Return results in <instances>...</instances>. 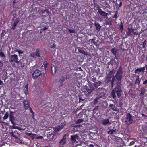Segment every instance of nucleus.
Masks as SVG:
<instances>
[{
  "mask_svg": "<svg viewBox=\"0 0 147 147\" xmlns=\"http://www.w3.org/2000/svg\"><path fill=\"white\" fill-rule=\"evenodd\" d=\"M97 102V100L96 99H95L94 102V104H96Z\"/></svg>",
  "mask_w": 147,
  "mask_h": 147,
  "instance_id": "obj_63",
  "label": "nucleus"
},
{
  "mask_svg": "<svg viewBox=\"0 0 147 147\" xmlns=\"http://www.w3.org/2000/svg\"><path fill=\"white\" fill-rule=\"evenodd\" d=\"M96 30L98 31H99L101 28V26L98 23L95 22L94 24Z\"/></svg>",
  "mask_w": 147,
  "mask_h": 147,
  "instance_id": "obj_20",
  "label": "nucleus"
},
{
  "mask_svg": "<svg viewBox=\"0 0 147 147\" xmlns=\"http://www.w3.org/2000/svg\"><path fill=\"white\" fill-rule=\"evenodd\" d=\"M115 76H113L112 78V79L111 81V84L112 87H113L114 86V82L115 80Z\"/></svg>",
  "mask_w": 147,
  "mask_h": 147,
  "instance_id": "obj_30",
  "label": "nucleus"
},
{
  "mask_svg": "<svg viewBox=\"0 0 147 147\" xmlns=\"http://www.w3.org/2000/svg\"><path fill=\"white\" fill-rule=\"evenodd\" d=\"M81 53L84 54H85V53H86L85 51L83 50H82V52H81Z\"/></svg>",
  "mask_w": 147,
  "mask_h": 147,
  "instance_id": "obj_60",
  "label": "nucleus"
},
{
  "mask_svg": "<svg viewBox=\"0 0 147 147\" xmlns=\"http://www.w3.org/2000/svg\"><path fill=\"white\" fill-rule=\"evenodd\" d=\"M122 74H116L115 75L116 78L118 81H121L122 78Z\"/></svg>",
  "mask_w": 147,
  "mask_h": 147,
  "instance_id": "obj_17",
  "label": "nucleus"
},
{
  "mask_svg": "<svg viewBox=\"0 0 147 147\" xmlns=\"http://www.w3.org/2000/svg\"><path fill=\"white\" fill-rule=\"evenodd\" d=\"M17 51L19 53V54H22L23 53V51H22L20 50L18 51Z\"/></svg>",
  "mask_w": 147,
  "mask_h": 147,
  "instance_id": "obj_55",
  "label": "nucleus"
},
{
  "mask_svg": "<svg viewBox=\"0 0 147 147\" xmlns=\"http://www.w3.org/2000/svg\"><path fill=\"white\" fill-rule=\"evenodd\" d=\"M32 117L33 119H34V113H32Z\"/></svg>",
  "mask_w": 147,
  "mask_h": 147,
  "instance_id": "obj_59",
  "label": "nucleus"
},
{
  "mask_svg": "<svg viewBox=\"0 0 147 147\" xmlns=\"http://www.w3.org/2000/svg\"><path fill=\"white\" fill-rule=\"evenodd\" d=\"M28 134L29 136H32V135L33 136V135H34L35 134H33L32 133H28Z\"/></svg>",
  "mask_w": 147,
  "mask_h": 147,
  "instance_id": "obj_58",
  "label": "nucleus"
},
{
  "mask_svg": "<svg viewBox=\"0 0 147 147\" xmlns=\"http://www.w3.org/2000/svg\"><path fill=\"white\" fill-rule=\"evenodd\" d=\"M53 130L55 132H58L60 130L58 126L57 127H55L54 128Z\"/></svg>",
  "mask_w": 147,
  "mask_h": 147,
  "instance_id": "obj_37",
  "label": "nucleus"
},
{
  "mask_svg": "<svg viewBox=\"0 0 147 147\" xmlns=\"http://www.w3.org/2000/svg\"><path fill=\"white\" fill-rule=\"evenodd\" d=\"M42 73L39 70L36 69L32 73V77L33 79H36Z\"/></svg>",
  "mask_w": 147,
  "mask_h": 147,
  "instance_id": "obj_6",
  "label": "nucleus"
},
{
  "mask_svg": "<svg viewBox=\"0 0 147 147\" xmlns=\"http://www.w3.org/2000/svg\"><path fill=\"white\" fill-rule=\"evenodd\" d=\"M118 140H119V141H117V140H116V142L118 144H120L121 143L122 140L120 138Z\"/></svg>",
  "mask_w": 147,
  "mask_h": 147,
  "instance_id": "obj_41",
  "label": "nucleus"
},
{
  "mask_svg": "<svg viewBox=\"0 0 147 147\" xmlns=\"http://www.w3.org/2000/svg\"><path fill=\"white\" fill-rule=\"evenodd\" d=\"M10 134H11V136H13V137H15L16 136H15V135L14 134L13 132V131L12 132H10Z\"/></svg>",
  "mask_w": 147,
  "mask_h": 147,
  "instance_id": "obj_51",
  "label": "nucleus"
},
{
  "mask_svg": "<svg viewBox=\"0 0 147 147\" xmlns=\"http://www.w3.org/2000/svg\"><path fill=\"white\" fill-rule=\"evenodd\" d=\"M102 124L104 125L108 124L110 123L109 119H104L102 121Z\"/></svg>",
  "mask_w": 147,
  "mask_h": 147,
  "instance_id": "obj_18",
  "label": "nucleus"
},
{
  "mask_svg": "<svg viewBox=\"0 0 147 147\" xmlns=\"http://www.w3.org/2000/svg\"><path fill=\"white\" fill-rule=\"evenodd\" d=\"M115 74V72L113 70L111 71L109 73L108 75H110V76H113Z\"/></svg>",
  "mask_w": 147,
  "mask_h": 147,
  "instance_id": "obj_36",
  "label": "nucleus"
},
{
  "mask_svg": "<svg viewBox=\"0 0 147 147\" xmlns=\"http://www.w3.org/2000/svg\"><path fill=\"white\" fill-rule=\"evenodd\" d=\"M114 56H115L114 59H116L117 61H118V58L117 57L118 55H116Z\"/></svg>",
  "mask_w": 147,
  "mask_h": 147,
  "instance_id": "obj_56",
  "label": "nucleus"
},
{
  "mask_svg": "<svg viewBox=\"0 0 147 147\" xmlns=\"http://www.w3.org/2000/svg\"><path fill=\"white\" fill-rule=\"evenodd\" d=\"M101 82L100 81H98V82L94 83L96 86V88H98L99 86H100L101 84Z\"/></svg>",
  "mask_w": 147,
  "mask_h": 147,
  "instance_id": "obj_31",
  "label": "nucleus"
},
{
  "mask_svg": "<svg viewBox=\"0 0 147 147\" xmlns=\"http://www.w3.org/2000/svg\"><path fill=\"white\" fill-rule=\"evenodd\" d=\"M66 125V123L65 122H63L62 123L61 125H59L58 126L59 128V130H61Z\"/></svg>",
  "mask_w": 147,
  "mask_h": 147,
  "instance_id": "obj_25",
  "label": "nucleus"
},
{
  "mask_svg": "<svg viewBox=\"0 0 147 147\" xmlns=\"http://www.w3.org/2000/svg\"><path fill=\"white\" fill-rule=\"evenodd\" d=\"M145 69V67H144L140 68H137L135 70V73L136 74L141 72H144V71Z\"/></svg>",
  "mask_w": 147,
  "mask_h": 147,
  "instance_id": "obj_13",
  "label": "nucleus"
},
{
  "mask_svg": "<svg viewBox=\"0 0 147 147\" xmlns=\"http://www.w3.org/2000/svg\"><path fill=\"white\" fill-rule=\"evenodd\" d=\"M119 27L121 32H122L123 29V25L122 23H121Z\"/></svg>",
  "mask_w": 147,
  "mask_h": 147,
  "instance_id": "obj_33",
  "label": "nucleus"
},
{
  "mask_svg": "<svg viewBox=\"0 0 147 147\" xmlns=\"http://www.w3.org/2000/svg\"><path fill=\"white\" fill-rule=\"evenodd\" d=\"M69 31L70 32V33H75L76 32L74 30H72L71 29H69Z\"/></svg>",
  "mask_w": 147,
  "mask_h": 147,
  "instance_id": "obj_43",
  "label": "nucleus"
},
{
  "mask_svg": "<svg viewBox=\"0 0 147 147\" xmlns=\"http://www.w3.org/2000/svg\"><path fill=\"white\" fill-rule=\"evenodd\" d=\"M20 20L19 18H16L14 22V23L12 25L11 29L13 30H14L15 29L16 26L19 22Z\"/></svg>",
  "mask_w": 147,
  "mask_h": 147,
  "instance_id": "obj_14",
  "label": "nucleus"
},
{
  "mask_svg": "<svg viewBox=\"0 0 147 147\" xmlns=\"http://www.w3.org/2000/svg\"><path fill=\"white\" fill-rule=\"evenodd\" d=\"M5 31L4 30H3L1 35V36L2 37H3L5 35Z\"/></svg>",
  "mask_w": 147,
  "mask_h": 147,
  "instance_id": "obj_40",
  "label": "nucleus"
},
{
  "mask_svg": "<svg viewBox=\"0 0 147 147\" xmlns=\"http://www.w3.org/2000/svg\"><path fill=\"white\" fill-rule=\"evenodd\" d=\"M145 92V88H142L141 90L140 93V96H143Z\"/></svg>",
  "mask_w": 147,
  "mask_h": 147,
  "instance_id": "obj_24",
  "label": "nucleus"
},
{
  "mask_svg": "<svg viewBox=\"0 0 147 147\" xmlns=\"http://www.w3.org/2000/svg\"><path fill=\"white\" fill-rule=\"evenodd\" d=\"M28 90H25L24 91V94L26 96L28 94Z\"/></svg>",
  "mask_w": 147,
  "mask_h": 147,
  "instance_id": "obj_54",
  "label": "nucleus"
},
{
  "mask_svg": "<svg viewBox=\"0 0 147 147\" xmlns=\"http://www.w3.org/2000/svg\"><path fill=\"white\" fill-rule=\"evenodd\" d=\"M9 115V114L8 112H6L4 116L3 117V119L4 120H5L7 119Z\"/></svg>",
  "mask_w": 147,
  "mask_h": 147,
  "instance_id": "obj_27",
  "label": "nucleus"
},
{
  "mask_svg": "<svg viewBox=\"0 0 147 147\" xmlns=\"http://www.w3.org/2000/svg\"><path fill=\"white\" fill-rule=\"evenodd\" d=\"M117 13L115 12V14L112 17L113 18H117Z\"/></svg>",
  "mask_w": 147,
  "mask_h": 147,
  "instance_id": "obj_46",
  "label": "nucleus"
},
{
  "mask_svg": "<svg viewBox=\"0 0 147 147\" xmlns=\"http://www.w3.org/2000/svg\"><path fill=\"white\" fill-rule=\"evenodd\" d=\"M65 80L64 78L62 76L60 78L59 82L58 83V86L59 87H62L63 85V83Z\"/></svg>",
  "mask_w": 147,
  "mask_h": 147,
  "instance_id": "obj_10",
  "label": "nucleus"
},
{
  "mask_svg": "<svg viewBox=\"0 0 147 147\" xmlns=\"http://www.w3.org/2000/svg\"><path fill=\"white\" fill-rule=\"evenodd\" d=\"M117 74H123V72L122 68L121 67H120L118 69L117 72Z\"/></svg>",
  "mask_w": 147,
  "mask_h": 147,
  "instance_id": "obj_23",
  "label": "nucleus"
},
{
  "mask_svg": "<svg viewBox=\"0 0 147 147\" xmlns=\"http://www.w3.org/2000/svg\"><path fill=\"white\" fill-rule=\"evenodd\" d=\"M28 84H27L25 86V88L26 90H28Z\"/></svg>",
  "mask_w": 147,
  "mask_h": 147,
  "instance_id": "obj_52",
  "label": "nucleus"
},
{
  "mask_svg": "<svg viewBox=\"0 0 147 147\" xmlns=\"http://www.w3.org/2000/svg\"><path fill=\"white\" fill-rule=\"evenodd\" d=\"M28 109L29 110H30V113H34L32 109V108L30 107V106H29V107H28Z\"/></svg>",
  "mask_w": 147,
  "mask_h": 147,
  "instance_id": "obj_45",
  "label": "nucleus"
},
{
  "mask_svg": "<svg viewBox=\"0 0 147 147\" xmlns=\"http://www.w3.org/2000/svg\"><path fill=\"white\" fill-rule=\"evenodd\" d=\"M40 13L41 14H45V15H43L45 16H46L50 13L49 11L47 9L45 10H41L40 11Z\"/></svg>",
  "mask_w": 147,
  "mask_h": 147,
  "instance_id": "obj_15",
  "label": "nucleus"
},
{
  "mask_svg": "<svg viewBox=\"0 0 147 147\" xmlns=\"http://www.w3.org/2000/svg\"><path fill=\"white\" fill-rule=\"evenodd\" d=\"M0 56L3 59L5 58V55L2 52H0Z\"/></svg>",
  "mask_w": 147,
  "mask_h": 147,
  "instance_id": "obj_34",
  "label": "nucleus"
},
{
  "mask_svg": "<svg viewBox=\"0 0 147 147\" xmlns=\"http://www.w3.org/2000/svg\"><path fill=\"white\" fill-rule=\"evenodd\" d=\"M123 105V103L122 102L120 101L119 103V107H120V108H121L122 106Z\"/></svg>",
  "mask_w": 147,
  "mask_h": 147,
  "instance_id": "obj_47",
  "label": "nucleus"
},
{
  "mask_svg": "<svg viewBox=\"0 0 147 147\" xmlns=\"http://www.w3.org/2000/svg\"><path fill=\"white\" fill-rule=\"evenodd\" d=\"M133 120L132 118V115L129 113H128L126 115L125 122L127 125H129L132 123Z\"/></svg>",
  "mask_w": 147,
  "mask_h": 147,
  "instance_id": "obj_3",
  "label": "nucleus"
},
{
  "mask_svg": "<svg viewBox=\"0 0 147 147\" xmlns=\"http://www.w3.org/2000/svg\"><path fill=\"white\" fill-rule=\"evenodd\" d=\"M111 128L112 127H109V131L108 132L109 134H113L114 132L115 131V130L112 129Z\"/></svg>",
  "mask_w": 147,
  "mask_h": 147,
  "instance_id": "obj_29",
  "label": "nucleus"
},
{
  "mask_svg": "<svg viewBox=\"0 0 147 147\" xmlns=\"http://www.w3.org/2000/svg\"><path fill=\"white\" fill-rule=\"evenodd\" d=\"M66 135H64L62 139L60 141L59 144L61 145H63L66 143Z\"/></svg>",
  "mask_w": 147,
  "mask_h": 147,
  "instance_id": "obj_16",
  "label": "nucleus"
},
{
  "mask_svg": "<svg viewBox=\"0 0 147 147\" xmlns=\"http://www.w3.org/2000/svg\"><path fill=\"white\" fill-rule=\"evenodd\" d=\"M3 82L1 80H0V85H1L3 84Z\"/></svg>",
  "mask_w": 147,
  "mask_h": 147,
  "instance_id": "obj_62",
  "label": "nucleus"
},
{
  "mask_svg": "<svg viewBox=\"0 0 147 147\" xmlns=\"http://www.w3.org/2000/svg\"><path fill=\"white\" fill-rule=\"evenodd\" d=\"M146 45V40H145L143 42L142 44V48L144 49L145 48Z\"/></svg>",
  "mask_w": 147,
  "mask_h": 147,
  "instance_id": "obj_38",
  "label": "nucleus"
},
{
  "mask_svg": "<svg viewBox=\"0 0 147 147\" xmlns=\"http://www.w3.org/2000/svg\"><path fill=\"white\" fill-rule=\"evenodd\" d=\"M111 52L113 55H118L119 51L117 49L114 47L111 49Z\"/></svg>",
  "mask_w": 147,
  "mask_h": 147,
  "instance_id": "obj_11",
  "label": "nucleus"
},
{
  "mask_svg": "<svg viewBox=\"0 0 147 147\" xmlns=\"http://www.w3.org/2000/svg\"><path fill=\"white\" fill-rule=\"evenodd\" d=\"M90 89L88 88L87 86H85L84 88L87 91L88 93H91L92 91L94 90L96 88V86L94 83H90L89 85Z\"/></svg>",
  "mask_w": 147,
  "mask_h": 147,
  "instance_id": "obj_2",
  "label": "nucleus"
},
{
  "mask_svg": "<svg viewBox=\"0 0 147 147\" xmlns=\"http://www.w3.org/2000/svg\"><path fill=\"white\" fill-rule=\"evenodd\" d=\"M143 84L144 85H145L147 84V79L145 81H144Z\"/></svg>",
  "mask_w": 147,
  "mask_h": 147,
  "instance_id": "obj_57",
  "label": "nucleus"
},
{
  "mask_svg": "<svg viewBox=\"0 0 147 147\" xmlns=\"http://www.w3.org/2000/svg\"><path fill=\"white\" fill-rule=\"evenodd\" d=\"M119 1H120V3H119V7H120L122 5V2L121 1V0H120Z\"/></svg>",
  "mask_w": 147,
  "mask_h": 147,
  "instance_id": "obj_49",
  "label": "nucleus"
},
{
  "mask_svg": "<svg viewBox=\"0 0 147 147\" xmlns=\"http://www.w3.org/2000/svg\"><path fill=\"white\" fill-rule=\"evenodd\" d=\"M15 112H13L11 111H9V120L13 125H15L16 123L15 122V117L14 116Z\"/></svg>",
  "mask_w": 147,
  "mask_h": 147,
  "instance_id": "obj_4",
  "label": "nucleus"
},
{
  "mask_svg": "<svg viewBox=\"0 0 147 147\" xmlns=\"http://www.w3.org/2000/svg\"><path fill=\"white\" fill-rule=\"evenodd\" d=\"M145 55L144 54H142V55L141 56V57L144 60L145 58Z\"/></svg>",
  "mask_w": 147,
  "mask_h": 147,
  "instance_id": "obj_53",
  "label": "nucleus"
},
{
  "mask_svg": "<svg viewBox=\"0 0 147 147\" xmlns=\"http://www.w3.org/2000/svg\"><path fill=\"white\" fill-rule=\"evenodd\" d=\"M99 106H96L95 107V108L93 110L94 112H96V111L98 110Z\"/></svg>",
  "mask_w": 147,
  "mask_h": 147,
  "instance_id": "obj_42",
  "label": "nucleus"
},
{
  "mask_svg": "<svg viewBox=\"0 0 147 147\" xmlns=\"http://www.w3.org/2000/svg\"><path fill=\"white\" fill-rule=\"evenodd\" d=\"M113 105L112 104H111L109 105L110 107L111 108H112L113 107Z\"/></svg>",
  "mask_w": 147,
  "mask_h": 147,
  "instance_id": "obj_61",
  "label": "nucleus"
},
{
  "mask_svg": "<svg viewBox=\"0 0 147 147\" xmlns=\"http://www.w3.org/2000/svg\"><path fill=\"white\" fill-rule=\"evenodd\" d=\"M121 88L120 86L117 87L113 89L111 92V95L113 99H115L116 97L115 94L116 93L117 97L119 98L121 96Z\"/></svg>",
  "mask_w": 147,
  "mask_h": 147,
  "instance_id": "obj_1",
  "label": "nucleus"
},
{
  "mask_svg": "<svg viewBox=\"0 0 147 147\" xmlns=\"http://www.w3.org/2000/svg\"><path fill=\"white\" fill-rule=\"evenodd\" d=\"M128 31L127 33V35L128 36H132V33H133V34L134 35H138V34H137L136 32H134V29L133 28H129L128 29Z\"/></svg>",
  "mask_w": 147,
  "mask_h": 147,
  "instance_id": "obj_8",
  "label": "nucleus"
},
{
  "mask_svg": "<svg viewBox=\"0 0 147 147\" xmlns=\"http://www.w3.org/2000/svg\"><path fill=\"white\" fill-rule=\"evenodd\" d=\"M35 54V53H32L30 54L31 57L33 58L36 57V56Z\"/></svg>",
  "mask_w": 147,
  "mask_h": 147,
  "instance_id": "obj_39",
  "label": "nucleus"
},
{
  "mask_svg": "<svg viewBox=\"0 0 147 147\" xmlns=\"http://www.w3.org/2000/svg\"><path fill=\"white\" fill-rule=\"evenodd\" d=\"M43 65L44 66V67L45 69H46L47 65V62L46 61H44L43 63Z\"/></svg>",
  "mask_w": 147,
  "mask_h": 147,
  "instance_id": "obj_44",
  "label": "nucleus"
},
{
  "mask_svg": "<svg viewBox=\"0 0 147 147\" xmlns=\"http://www.w3.org/2000/svg\"><path fill=\"white\" fill-rule=\"evenodd\" d=\"M14 125H12L11 126V129H16L17 128V127L16 126Z\"/></svg>",
  "mask_w": 147,
  "mask_h": 147,
  "instance_id": "obj_48",
  "label": "nucleus"
},
{
  "mask_svg": "<svg viewBox=\"0 0 147 147\" xmlns=\"http://www.w3.org/2000/svg\"><path fill=\"white\" fill-rule=\"evenodd\" d=\"M18 59L17 55L14 54L11 56L9 61L11 63L15 62L17 64L20 63V61H18Z\"/></svg>",
  "mask_w": 147,
  "mask_h": 147,
  "instance_id": "obj_5",
  "label": "nucleus"
},
{
  "mask_svg": "<svg viewBox=\"0 0 147 147\" xmlns=\"http://www.w3.org/2000/svg\"><path fill=\"white\" fill-rule=\"evenodd\" d=\"M84 121L83 119H79L77 120L75 123L77 124H79L83 122Z\"/></svg>",
  "mask_w": 147,
  "mask_h": 147,
  "instance_id": "obj_28",
  "label": "nucleus"
},
{
  "mask_svg": "<svg viewBox=\"0 0 147 147\" xmlns=\"http://www.w3.org/2000/svg\"><path fill=\"white\" fill-rule=\"evenodd\" d=\"M23 103L24 105V108L26 110H27L28 107L30 106L29 100L28 99L24 100Z\"/></svg>",
  "mask_w": 147,
  "mask_h": 147,
  "instance_id": "obj_7",
  "label": "nucleus"
},
{
  "mask_svg": "<svg viewBox=\"0 0 147 147\" xmlns=\"http://www.w3.org/2000/svg\"><path fill=\"white\" fill-rule=\"evenodd\" d=\"M136 79L135 81V85H137L139 86H140V80L139 79V76H137Z\"/></svg>",
  "mask_w": 147,
  "mask_h": 147,
  "instance_id": "obj_19",
  "label": "nucleus"
},
{
  "mask_svg": "<svg viewBox=\"0 0 147 147\" xmlns=\"http://www.w3.org/2000/svg\"><path fill=\"white\" fill-rule=\"evenodd\" d=\"M89 147H94V146L93 145L90 144L89 145Z\"/></svg>",
  "mask_w": 147,
  "mask_h": 147,
  "instance_id": "obj_64",
  "label": "nucleus"
},
{
  "mask_svg": "<svg viewBox=\"0 0 147 147\" xmlns=\"http://www.w3.org/2000/svg\"><path fill=\"white\" fill-rule=\"evenodd\" d=\"M70 137L71 140L74 142L78 140L79 137L77 134L71 135Z\"/></svg>",
  "mask_w": 147,
  "mask_h": 147,
  "instance_id": "obj_12",
  "label": "nucleus"
},
{
  "mask_svg": "<svg viewBox=\"0 0 147 147\" xmlns=\"http://www.w3.org/2000/svg\"><path fill=\"white\" fill-rule=\"evenodd\" d=\"M64 78L65 80H67L71 78V75L70 74H68L65 76H62Z\"/></svg>",
  "mask_w": 147,
  "mask_h": 147,
  "instance_id": "obj_26",
  "label": "nucleus"
},
{
  "mask_svg": "<svg viewBox=\"0 0 147 147\" xmlns=\"http://www.w3.org/2000/svg\"><path fill=\"white\" fill-rule=\"evenodd\" d=\"M40 49L39 48L37 49H36V52L35 53L36 55V57H40L41 56L40 55Z\"/></svg>",
  "mask_w": 147,
  "mask_h": 147,
  "instance_id": "obj_21",
  "label": "nucleus"
},
{
  "mask_svg": "<svg viewBox=\"0 0 147 147\" xmlns=\"http://www.w3.org/2000/svg\"><path fill=\"white\" fill-rule=\"evenodd\" d=\"M72 127L76 128H78V127H82V126L81 125H76L74 124H73L72 125Z\"/></svg>",
  "mask_w": 147,
  "mask_h": 147,
  "instance_id": "obj_32",
  "label": "nucleus"
},
{
  "mask_svg": "<svg viewBox=\"0 0 147 147\" xmlns=\"http://www.w3.org/2000/svg\"><path fill=\"white\" fill-rule=\"evenodd\" d=\"M111 76H110V75H107L106 78V80L107 82V83H109V82H110L111 81Z\"/></svg>",
  "mask_w": 147,
  "mask_h": 147,
  "instance_id": "obj_22",
  "label": "nucleus"
},
{
  "mask_svg": "<svg viewBox=\"0 0 147 147\" xmlns=\"http://www.w3.org/2000/svg\"><path fill=\"white\" fill-rule=\"evenodd\" d=\"M98 13L101 15L103 16L106 17L108 15V13L103 11L99 7H98Z\"/></svg>",
  "mask_w": 147,
  "mask_h": 147,
  "instance_id": "obj_9",
  "label": "nucleus"
},
{
  "mask_svg": "<svg viewBox=\"0 0 147 147\" xmlns=\"http://www.w3.org/2000/svg\"><path fill=\"white\" fill-rule=\"evenodd\" d=\"M56 47V45L55 44H53L51 46V48H52L53 49L55 47Z\"/></svg>",
  "mask_w": 147,
  "mask_h": 147,
  "instance_id": "obj_50",
  "label": "nucleus"
},
{
  "mask_svg": "<svg viewBox=\"0 0 147 147\" xmlns=\"http://www.w3.org/2000/svg\"><path fill=\"white\" fill-rule=\"evenodd\" d=\"M113 111H115L117 112V113L119 112V109L116 108H113L112 109Z\"/></svg>",
  "mask_w": 147,
  "mask_h": 147,
  "instance_id": "obj_35",
  "label": "nucleus"
}]
</instances>
